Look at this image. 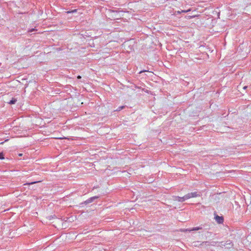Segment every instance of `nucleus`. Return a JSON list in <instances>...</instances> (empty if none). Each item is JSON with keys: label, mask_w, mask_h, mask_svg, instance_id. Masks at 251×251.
Returning a JSON list of instances; mask_svg holds the SVG:
<instances>
[{"label": "nucleus", "mask_w": 251, "mask_h": 251, "mask_svg": "<svg viewBox=\"0 0 251 251\" xmlns=\"http://www.w3.org/2000/svg\"><path fill=\"white\" fill-rule=\"evenodd\" d=\"M200 196H201L200 193H198L197 192H194L188 193L187 194L185 195V198H186L187 200H188L190 198H195Z\"/></svg>", "instance_id": "f257e3e1"}, {"label": "nucleus", "mask_w": 251, "mask_h": 251, "mask_svg": "<svg viewBox=\"0 0 251 251\" xmlns=\"http://www.w3.org/2000/svg\"><path fill=\"white\" fill-rule=\"evenodd\" d=\"M175 200L179 202H183V201L187 200V199L185 198V195L182 197H176Z\"/></svg>", "instance_id": "f03ea898"}, {"label": "nucleus", "mask_w": 251, "mask_h": 251, "mask_svg": "<svg viewBox=\"0 0 251 251\" xmlns=\"http://www.w3.org/2000/svg\"><path fill=\"white\" fill-rule=\"evenodd\" d=\"M98 198V197H97V196L91 197V198H89V199L85 201V203L86 204L90 203L92 202L94 200L97 199Z\"/></svg>", "instance_id": "7ed1b4c3"}, {"label": "nucleus", "mask_w": 251, "mask_h": 251, "mask_svg": "<svg viewBox=\"0 0 251 251\" xmlns=\"http://www.w3.org/2000/svg\"><path fill=\"white\" fill-rule=\"evenodd\" d=\"M215 220L219 224H221L224 221V219L222 217H220L219 216H216L215 217Z\"/></svg>", "instance_id": "20e7f679"}, {"label": "nucleus", "mask_w": 251, "mask_h": 251, "mask_svg": "<svg viewBox=\"0 0 251 251\" xmlns=\"http://www.w3.org/2000/svg\"><path fill=\"white\" fill-rule=\"evenodd\" d=\"M17 101V100L15 98H12V99L9 102L10 104H15Z\"/></svg>", "instance_id": "39448f33"}, {"label": "nucleus", "mask_w": 251, "mask_h": 251, "mask_svg": "<svg viewBox=\"0 0 251 251\" xmlns=\"http://www.w3.org/2000/svg\"><path fill=\"white\" fill-rule=\"evenodd\" d=\"M124 106H120L116 110V111H119L120 110H121L122 109H123L124 108Z\"/></svg>", "instance_id": "423d86ee"}, {"label": "nucleus", "mask_w": 251, "mask_h": 251, "mask_svg": "<svg viewBox=\"0 0 251 251\" xmlns=\"http://www.w3.org/2000/svg\"><path fill=\"white\" fill-rule=\"evenodd\" d=\"M0 159H4L3 154L2 152H0Z\"/></svg>", "instance_id": "0eeeda50"}, {"label": "nucleus", "mask_w": 251, "mask_h": 251, "mask_svg": "<svg viewBox=\"0 0 251 251\" xmlns=\"http://www.w3.org/2000/svg\"><path fill=\"white\" fill-rule=\"evenodd\" d=\"M199 229H200V227H196L194 228L192 230H199Z\"/></svg>", "instance_id": "6e6552de"}, {"label": "nucleus", "mask_w": 251, "mask_h": 251, "mask_svg": "<svg viewBox=\"0 0 251 251\" xmlns=\"http://www.w3.org/2000/svg\"><path fill=\"white\" fill-rule=\"evenodd\" d=\"M198 243H195V244L194 245V246H197Z\"/></svg>", "instance_id": "1a4fd4ad"}, {"label": "nucleus", "mask_w": 251, "mask_h": 251, "mask_svg": "<svg viewBox=\"0 0 251 251\" xmlns=\"http://www.w3.org/2000/svg\"><path fill=\"white\" fill-rule=\"evenodd\" d=\"M188 11H189V10H188ZM182 12H184V13H186V12H187V11L183 10Z\"/></svg>", "instance_id": "9d476101"}, {"label": "nucleus", "mask_w": 251, "mask_h": 251, "mask_svg": "<svg viewBox=\"0 0 251 251\" xmlns=\"http://www.w3.org/2000/svg\"><path fill=\"white\" fill-rule=\"evenodd\" d=\"M81 77L80 75H78V76H77V78H78V79L81 78Z\"/></svg>", "instance_id": "9b49d317"}, {"label": "nucleus", "mask_w": 251, "mask_h": 251, "mask_svg": "<svg viewBox=\"0 0 251 251\" xmlns=\"http://www.w3.org/2000/svg\"><path fill=\"white\" fill-rule=\"evenodd\" d=\"M34 30V29H31L29 31H30V32H32V31H33Z\"/></svg>", "instance_id": "f8f14e48"}, {"label": "nucleus", "mask_w": 251, "mask_h": 251, "mask_svg": "<svg viewBox=\"0 0 251 251\" xmlns=\"http://www.w3.org/2000/svg\"><path fill=\"white\" fill-rule=\"evenodd\" d=\"M247 87V86H245V87H244V89H246Z\"/></svg>", "instance_id": "ddd939ff"}, {"label": "nucleus", "mask_w": 251, "mask_h": 251, "mask_svg": "<svg viewBox=\"0 0 251 251\" xmlns=\"http://www.w3.org/2000/svg\"><path fill=\"white\" fill-rule=\"evenodd\" d=\"M35 183V182H31L30 184H33V183Z\"/></svg>", "instance_id": "4468645a"}]
</instances>
